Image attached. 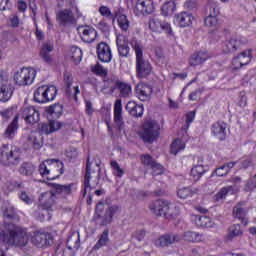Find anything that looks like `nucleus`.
I'll return each instance as SVG.
<instances>
[{
	"label": "nucleus",
	"instance_id": "nucleus-31",
	"mask_svg": "<svg viewBox=\"0 0 256 256\" xmlns=\"http://www.w3.org/2000/svg\"><path fill=\"white\" fill-rule=\"evenodd\" d=\"M208 59H211V55L207 50L196 51L190 57V61H192V63L199 64L205 63Z\"/></svg>",
	"mask_w": 256,
	"mask_h": 256
},
{
	"label": "nucleus",
	"instance_id": "nucleus-61",
	"mask_svg": "<svg viewBox=\"0 0 256 256\" xmlns=\"http://www.w3.org/2000/svg\"><path fill=\"white\" fill-rule=\"evenodd\" d=\"M40 133H42V135H51V133H53L51 131V124L49 123H43L40 126Z\"/></svg>",
	"mask_w": 256,
	"mask_h": 256
},
{
	"label": "nucleus",
	"instance_id": "nucleus-12",
	"mask_svg": "<svg viewBox=\"0 0 256 256\" xmlns=\"http://www.w3.org/2000/svg\"><path fill=\"white\" fill-rule=\"evenodd\" d=\"M209 15L205 18L204 23L208 29H217L219 26V8L217 4L212 3L209 8Z\"/></svg>",
	"mask_w": 256,
	"mask_h": 256
},
{
	"label": "nucleus",
	"instance_id": "nucleus-21",
	"mask_svg": "<svg viewBox=\"0 0 256 256\" xmlns=\"http://www.w3.org/2000/svg\"><path fill=\"white\" fill-rule=\"evenodd\" d=\"M180 213L181 210L179 209V206H177V204L166 202L164 206V214L162 215V217L168 219L169 221H173V219H177V217H179Z\"/></svg>",
	"mask_w": 256,
	"mask_h": 256
},
{
	"label": "nucleus",
	"instance_id": "nucleus-47",
	"mask_svg": "<svg viewBox=\"0 0 256 256\" xmlns=\"http://www.w3.org/2000/svg\"><path fill=\"white\" fill-rule=\"evenodd\" d=\"M183 149H185V142L181 139L174 140L170 146L172 155H177V153L183 151Z\"/></svg>",
	"mask_w": 256,
	"mask_h": 256
},
{
	"label": "nucleus",
	"instance_id": "nucleus-23",
	"mask_svg": "<svg viewBox=\"0 0 256 256\" xmlns=\"http://www.w3.org/2000/svg\"><path fill=\"white\" fill-rule=\"evenodd\" d=\"M116 45L118 47V53L120 57L129 56V41L127 40V37L118 35L116 38Z\"/></svg>",
	"mask_w": 256,
	"mask_h": 256
},
{
	"label": "nucleus",
	"instance_id": "nucleus-30",
	"mask_svg": "<svg viewBox=\"0 0 256 256\" xmlns=\"http://www.w3.org/2000/svg\"><path fill=\"white\" fill-rule=\"evenodd\" d=\"M114 121L116 125H123V104L121 99H117L114 104Z\"/></svg>",
	"mask_w": 256,
	"mask_h": 256
},
{
	"label": "nucleus",
	"instance_id": "nucleus-41",
	"mask_svg": "<svg viewBox=\"0 0 256 256\" xmlns=\"http://www.w3.org/2000/svg\"><path fill=\"white\" fill-rule=\"evenodd\" d=\"M206 171L205 166H193L190 175L194 181H199L205 175Z\"/></svg>",
	"mask_w": 256,
	"mask_h": 256
},
{
	"label": "nucleus",
	"instance_id": "nucleus-60",
	"mask_svg": "<svg viewBox=\"0 0 256 256\" xmlns=\"http://www.w3.org/2000/svg\"><path fill=\"white\" fill-rule=\"evenodd\" d=\"M143 104H138L136 105V108H134L133 112L130 113V115H132V117H143Z\"/></svg>",
	"mask_w": 256,
	"mask_h": 256
},
{
	"label": "nucleus",
	"instance_id": "nucleus-11",
	"mask_svg": "<svg viewBox=\"0 0 256 256\" xmlns=\"http://www.w3.org/2000/svg\"><path fill=\"white\" fill-rule=\"evenodd\" d=\"M193 21H195V16L190 12L183 11L174 16V25L182 29H185V27H191V25H193Z\"/></svg>",
	"mask_w": 256,
	"mask_h": 256
},
{
	"label": "nucleus",
	"instance_id": "nucleus-16",
	"mask_svg": "<svg viewBox=\"0 0 256 256\" xmlns=\"http://www.w3.org/2000/svg\"><path fill=\"white\" fill-rule=\"evenodd\" d=\"M183 238L179 234H165L159 237L156 242L158 247H169V245H175V243H179Z\"/></svg>",
	"mask_w": 256,
	"mask_h": 256
},
{
	"label": "nucleus",
	"instance_id": "nucleus-44",
	"mask_svg": "<svg viewBox=\"0 0 256 256\" xmlns=\"http://www.w3.org/2000/svg\"><path fill=\"white\" fill-rule=\"evenodd\" d=\"M115 85L120 91V97H129V95H131V87L129 84L121 81H115Z\"/></svg>",
	"mask_w": 256,
	"mask_h": 256
},
{
	"label": "nucleus",
	"instance_id": "nucleus-52",
	"mask_svg": "<svg viewBox=\"0 0 256 256\" xmlns=\"http://www.w3.org/2000/svg\"><path fill=\"white\" fill-rule=\"evenodd\" d=\"M133 49L136 53V65H143V49L139 44H134Z\"/></svg>",
	"mask_w": 256,
	"mask_h": 256
},
{
	"label": "nucleus",
	"instance_id": "nucleus-57",
	"mask_svg": "<svg viewBox=\"0 0 256 256\" xmlns=\"http://www.w3.org/2000/svg\"><path fill=\"white\" fill-rule=\"evenodd\" d=\"M143 165H146V167H151V165L155 162V160H153V157H151V155L149 154H144L140 157Z\"/></svg>",
	"mask_w": 256,
	"mask_h": 256
},
{
	"label": "nucleus",
	"instance_id": "nucleus-1",
	"mask_svg": "<svg viewBox=\"0 0 256 256\" xmlns=\"http://www.w3.org/2000/svg\"><path fill=\"white\" fill-rule=\"evenodd\" d=\"M100 180L101 169H98L97 172L91 170V162H89L88 158L86 163V174L84 177V189L82 192L83 197H85L88 193L87 205H91L93 203V195H91V191H93V189H97Z\"/></svg>",
	"mask_w": 256,
	"mask_h": 256
},
{
	"label": "nucleus",
	"instance_id": "nucleus-22",
	"mask_svg": "<svg viewBox=\"0 0 256 256\" xmlns=\"http://www.w3.org/2000/svg\"><path fill=\"white\" fill-rule=\"evenodd\" d=\"M75 184H67V185H61V184H53L52 185V193L57 197H67L71 195L73 192V187Z\"/></svg>",
	"mask_w": 256,
	"mask_h": 256
},
{
	"label": "nucleus",
	"instance_id": "nucleus-10",
	"mask_svg": "<svg viewBox=\"0 0 256 256\" xmlns=\"http://www.w3.org/2000/svg\"><path fill=\"white\" fill-rule=\"evenodd\" d=\"M133 11L137 17L151 15L155 12V2L153 0H137Z\"/></svg>",
	"mask_w": 256,
	"mask_h": 256
},
{
	"label": "nucleus",
	"instance_id": "nucleus-15",
	"mask_svg": "<svg viewBox=\"0 0 256 256\" xmlns=\"http://www.w3.org/2000/svg\"><path fill=\"white\" fill-rule=\"evenodd\" d=\"M78 31L84 43H93L97 39V30L91 26H81Z\"/></svg>",
	"mask_w": 256,
	"mask_h": 256
},
{
	"label": "nucleus",
	"instance_id": "nucleus-40",
	"mask_svg": "<svg viewBox=\"0 0 256 256\" xmlns=\"http://www.w3.org/2000/svg\"><path fill=\"white\" fill-rule=\"evenodd\" d=\"M57 21L65 25L73 21V14L69 10H62L57 14Z\"/></svg>",
	"mask_w": 256,
	"mask_h": 256
},
{
	"label": "nucleus",
	"instance_id": "nucleus-62",
	"mask_svg": "<svg viewBox=\"0 0 256 256\" xmlns=\"http://www.w3.org/2000/svg\"><path fill=\"white\" fill-rule=\"evenodd\" d=\"M229 173V168L226 165H223L215 170L217 177H225Z\"/></svg>",
	"mask_w": 256,
	"mask_h": 256
},
{
	"label": "nucleus",
	"instance_id": "nucleus-59",
	"mask_svg": "<svg viewBox=\"0 0 256 256\" xmlns=\"http://www.w3.org/2000/svg\"><path fill=\"white\" fill-rule=\"evenodd\" d=\"M4 217H6L7 219H15V217H17V215L15 214V208H13V206H9L8 208H6L4 210Z\"/></svg>",
	"mask_w": 256,
	"mask_h": 256
},
{
	"label": "nucleus",
	"instance_id": "nucleus-32",
	"mask_svg": "<svg viewBox=\"0 0 256 256\" xmlns=\"http://www.w3.org/2000/svg\"><path fill=\"white\" fill-rule=\"evenodd\" d=\"M241 235H243L241 225L234 224L228 228L227 235H226L225 239H226V241H233V239H235V237H241Z\"/></svg>",
	"mask_w": 256,
	"mask_h": 256
},
{
	"label": "nucleus",
	"instance_id": "nucleus-19",
	"mask_svg": "<svg viewBox=\"0 0 256 256\" xmlns=\"http://www.w3.org/2000/svg\"><path fill=\"white\" fill-rule=\"evenodd\" d=\"M97 55L99 61H101L102 63H109V61H111V59L113 58V55L111 54V48L105 42H101L100 44H98Z\"/></svg>",
	"mask_w": 256,
	"mask_h": 256
},
{
	"label": "nucleus",
	"instance_id": "nucleus-53",
	"mask_svg": "<svg viewBox=\"0 0 256 256\" xmlns=\"http://www.w3.org/2000/svg\"><path fill=\"white\" fill-rule=\"evenodd\" d=\"M233 191V186H228L222 188L217 194H216V201H221V199H225L229 193Z\"/></svg>",
	"mask_w": 256,
	"mask_h": 256
},
{
	"label": "nucleus",
	"instance_id": "nucleus-48",
	"mask_svg": "<svg viewBox=\"0 0 256 256\" xmlns=\"http://www.w3.org/2000/svg\"><path fill=\"white\" fill-rule=\"evenodd\" d=\"M64 85L66 87V95L71 97V86L73 85V74L64 72Z\"/></svg>",
	"mask_w": 256,
	"mask_h": 256
},
{
	"label": "nucleus",
	"instance_id": "nucleus-34",
	"mask_svg": "<svg viewBox=\"0 0 256 256\" xmlns=\"http://www.w3.org/2000/svg\"><path fill=\"white\" fill-rule=\"evenodd\" d=\"M184 241H188L189 243H199L203 241V235L198 232L187 231L182 236H180Z\"/></svg>",
	"mask_w": 256,
	"mask_h": 256
},
{
	"label": "nucleus",
	"instance_id": "nucleus-7",
	"mask_svg": "<svg viewBox=\"0 0 256 256\" xmlns=\"http://www.w3.org/2000/svg\"><path fill=\"white\" fill-rule=\"evenodd\" d=\"M36 75L37 71L33 67H23L20 71L15 72L14 83L18 87H27V85H32Z\"/></svg>",
	"mask_w": 256,
	"mask_h": 256
},
{
	"label": "nucleus",
	"instance_id": "nucleus-54",
	"mask_svg": "<svg viewBox=\"0 0 256 256\" xmlns=\"http://www.w3.org/2000/svg\"><path fill=\"white\" fill-rule=\"evenodd\" d=\"M104 87L105 89H112V91H115V87H117V84H115V81H119L117 80V78H104Z\"/></svg>",
	"mask_w": 256,
	"mask_h": 256
},
{
	"label": "nucleus",
	"instance_id": "nucleus-3",
	"mask_svg": "<svg viewBox=\"0 0 256 256\" xmlns=\"http://www.w3.org/2000/svg\"><path fill=\"white\" fill-rule=\"evenodd\" d=\"M0 163L5 167H15L21 163V148L3 144L0 147Z\"/></svg>",
	"mask_w": 256,
	"mask_h": 256
},
{
	"label": "nucleus",
	"instance_id": "nucleus-27",
	"mask_svg": "<svg viewBox=\"0 0 256 256\" xmlns=\"http://www.w3.org/2000/svg\"><path fill=\"white\" fill-rule=\"evenodd\" d=\"M153 88L147 84H140L136 87V95L140 101H149Z\"/></svg>",
	"mask_w": 256,
	"mask_h": 256
},
{
	"label": "nucleus",
	"instance_id": "nucleus-58",
	"mask_svg": "<svg viewBox=\"0 0 256 256\" xmlns=\"http://www.w3.org/2000/svg\"><path fill=\"white\" fill-rule=\"evenodd\" d=\"M150 169H152L154 175H162V173H163V166L155 161L150 166Z\"/></svg>",
	"mask_w": 256,
	"mask_h": 256
},
{
	"label": "nucleus",
	"instance_id": "nucleus-64",
	"mask_svg": "<svg viewBox=\"0 0 256 256\" xmlns=\"http://www.w3.org/2000/svg\"><path fill=\"white\" fill-rule=\"evenodd\" d=\"M132 237L134 239H137V241H142L143 239H145V231L143 230H136L133 234Z\"/></svg>",
	"mask_w": 256,
	"mask_h": 256
},
{
	"label": "nucleus",
	"instance_id": "nucleus-13",
	"mask_svg": "<svg viewBox=\"0 0 256 256\" xmlns=\"http://www.w3.org/2000/svg\"><path fill=\"white\" fill-rule=\"evenodd\" d=\"M21 116L24 118L26 123L29 125H35V123H39L40 114L37 109L33 106L23 107L20 111Z\"/></svg>",
	"mask_w": 256,
	"mask_h": 256
},
{
	"label": "nucleus",
	"instance_id": "nucleus-36",
	"mask_svg": "<svg viewBox=\"0 0 256 256\" xmlns=\"http://www.w3.org/2000/svg\"><path fill=\"white\" fill-rule=\"evenodd\" d=\"M53 43L51 42H46L45 44H43L41 50H40V55L41 57H43V59L46 61V63H51V56L49 55V53H51V51H53Z\"/></svg>",
	"mask_w": 256,
	"mask_h": 256
},
{
	"label": "nucleus",
	"instance_id": "nucleus-9",
	"mask_svg": "<svg viewBox=\"0 0 256 256\" xmlns=\"http://www.w3.org/2000/svg\"><path fill=\"white\" fill-rule=\"evenodd\" d=\"M31 243L40 249L51 247L53 245V235L49 232H34L31 236Z\"/></svg>",
	"mask_w": 256,
	"mask_h": 256
},
{
	"label": "nucleus",
	"instance_id": "nucleus-43",
	"mask_svg": "<svg viewBox=\"0 0 256 256\" xmlns=\"http://www.w3.org/2000/svg\"><path fill=\"white\" fill-rule=\"evenodd\" d=\"M136 71L137 76L140 77V79H143L151 75V71H153V68L151 67V65H138Z\"/></svg>",
	"mask_w": 256,
	"mask_h": 256
},
{
	"label": "nucleus",
	"instance_id": "nucleus-49",
	"mask_svg": "<svg viewBox=\"0 0 256 256\" xmlns=\"http://www.w3.org/2000/svg\"><path fill=\"white\" fill-rule=\"evenodd\" d=\"M45 90H46V103L49 101H54L55 97H57V87L51 85L47 86L45 85Z\"/></svg>",
	"mask_w": 256,
	"mask_h": 256
},
{
	"label": "nucleus",
	"instance_id": "nucleus-33",
	"mask_svg": "<svg viewBox=\"0 0 256 256\" xmlns=\"http://www.w3.org/2000/svg\"><path fill=\"white\" fill-rule=\"evenodd\" d=\"M194 221L195 225L202 229L213 227V222L211 221V218H209V216L196 215Z\"/></svg>",
	"mask_w": 256,
	"mask_h": 256
},
{
	"label": "nucleus",
	"instance_id": "nucleus-14",
	"mask_svg": "<svg viewBox=\"0 0 256 256\" xmlns=\"http://www.w3.org/2000/svg\"><path fill=\"white\" fill-rule=\"evenodd\" d=\"M57 196L52 192L42 193L39 197V205L41 209L45 211H51L52 207L55 205V199Z\"/></svg>",
	"mask_w": 256,
	"mask_h": 256
},
{
	"label": "nucleus",
	"instance_id": "nucleus-38",
	"mask_svg": "<svg viewBox=\"0 0 256 256\" xmlns=\"http://www.w3.org/2000/svg\"><path fill=\"white\" fill-rule=\"evenodd\" d=\"M34 101L36 103H47L45 85L38 87L37 90L34 92Z\"/></svg>",
	"mask_w": 256,
	"mask_h": 256
},
{
	"label": "nucleus",
	"instance_id": "nucleus-50",
	"mask_svg": "<svg viewBox=\"0 0 256 256\" xmlns=\"http://www.w3.org/2000/svg\"><path fill=\"white\" fill-rule=\"evenodd\" d=\"M117 23L122 31H127V29H129V20L124 14L117 15Z\"/></svg>",
	"mask_w": 256,
	"mask_h": 256
},
{
	"label": "nucleus",
	"instance_id": "nucleus-45",
	"mask_svg": "<svg viewBox=\"0 0 256 256\" xmlns=\"http://www.w3.org/2000/svg\"><path fill=\"white\" fill-rule=\"evenodd\" d=\"M35 172V166L31 163H23L19 168L20 175H26V177H31Z\"/></svg>",
	"mask_w": 256,
	"mask_h": 256
},
{
	"label": "nucleus",
	"instance_id": "nucleus-46",
	"mask_svg": "<svg viewBox=\"0 0 256 256\" xmlns=\"http://www.w3.org/2000/svg\"><path fill=\"white\" fill-rule=\"evenodd\" d=\"M91 71L94 75L101 77L102 79H105V77H107L109 74V70L102 65L91 66Z\"/></svg>",
	"mask_w": 256,
	"mask_h": 256
},
{
	"label": "nucleus",
	"instance_id": "nucleus-51",
	"mask_svg": "<svg viewBox=\"0 0 256 256\" xmlns=\"http://www.w3.org/2000/svg\"><path fill=\"white\" fill-rule=\"evenodd\" d=\"M111 168L113 169V174L115 175V177H123V175L125 174V170H123L121 168V166H119V163L115 160L110 162Z\"/></svg>",
	"mask_w": 256,
	"mask_h": 256
},
{
	"label": "nucleus",
	"instance_id": "nucleus-28",
	"mask_svg": "<svg viewBox=\"0 0 256 256\" xmlns=\"http://www.w3.org/2000/svg\"><path fill=\"white\" fill-rule=\"evenodd\" d=\"M252 59L253 49H246L234 58L233 63H239L240 65H249Z\"/></svg>",
	"mask_w": 256,
	"mask_h": 256
},
{
	"label": "nucleus",
	"instance_id": "nucleus-42",
	"mask_svg": "<svg viewBox=\"0 0 256 256\" xmlns=\"http://www.w3.org/2000/svg\"><path fill=\"white\" fill-rule=\"evenodd\" d=\"M109 243V230H104L100 235V238L96 245L93 247V251H98L101 247H105Z\"/></svg>",
	"mask_w": 256,
	"mask_h": 256
},
{
	"label": "nucleus",
	"instance_id": "nucleus-8",
	"mask_svg": "<svg viewBox=\"0 0 256 256\" xmlns=\"http://www.w3.org/2000/svg\"><path fill=\"white\" fill-rule=\"evenodd\" d=\"M148 28L152 33H156L157 35L161 33H166V35H173V28H171V24L161 21L157 17H151L149 19Z\"/></svg>",
	"mask_w": 256,
	"mask_h": 256
},
{
	"label": "nucleus",
	"instance_id": "nucleus-5",
	"mask_svg": "<svg viewBox=\"0 0 256 256\" xmlns=\"http://www.w3.org/2000/svg\"><path fill=\"white\" fill-rule=\"evenodd\" d=\"M103 209H105V204L103 202H99L96 205V212L93 217L94 223L96 225H99L100 227H105V225H109L111 221H113V216L117 211H119V206L113 205L106 209L104 216H101V213L103 212Z\"/></svg>",
	"mask_w": 256,
	"mask_h": 256
},
{
	"label": "nucleus",
	"instance_id": "nucleus-63",
	"mask_svg": "<svg viewBox=\"0 0 256 256\" xmlns=\"http://www.w3.org/2000/svg\"><path fill=\"white\" fill-rule=\"evenodd\" d=\"M20 22L21 21L19 20V16L17 15H11L8 19L10 27H19Z\"/></svg>",
	"mask_w": 256,
	"mask_h": 256
},
{
	"label": "nucleus",
	"instance_id": "nucleus-56",
	"mask_svg": "<svg viewBox=\"0 0 256 256\" xmlns=\"http://www.w3.org/2000/svg\"><path fill=\"white\" fill-rule=\"evenodd\" d=\"M256 189V174L250 178L245 186L246 191H254Z\"/></svg>",
	"mask_w": 256,
	"mask_h": 256
},
{
	"label": "nucleus",
	"instance_id": "nucleus-4",
	"mask_svg": "<svg viewBox=\"0 0 256 256\" xmlns=\"http://www.w3.org/2000/svg\"><path fill=\"white\" fill-rule=\"evenodd\" d=\"M65 165L57 159H48L43 161L38 168V171L42 177H45L46 179H55V176H49V175H56V177H59V175H63V167Z\"/></svg>",
	"mask_w": 256,
	"mask_h": 256
},
{
	"label": "nucleus",
	"instance_id": "nucleus-29",
	"mask_svg": "<svg viewBox=\"0 0 256 256\" xmlns=\"http://www.w3.org/2000/svg\"><path fill=\"white\" fill-rule=\"evenodd\" d=\"M17 129H19V116L16 115L12 122L8 125L4 132V137L6 139H13L17 134Z\"/></svg>",
	"mask_w": 256,
	"mask_h": 256
},
{
	"label": "nucleus",
	"instance_id": "nucleus-35",
	"mask_svg": "<svg viewBox=\"0 0 256 256\" xmlns=\"http://www.w3.org/2000/svg\"><path fill=\"white\" fill-rule=\"evenodd\" d=\"M175 11H177V4H175V1H168L161 7V13L164 17H171Z\"/></svg>",
	"mask_w": 256,
	"mask_h": 256
},
{
	"label": "nucleus",
	"instance_id": "nucleus-2",
	"mask_svg": "<svg viewBox=\"0 0 256 256\" xmlns=\"http://www.w3.org/2000/svg\"><path fill=\"white\" fill-rule=\"evenodd\" d=\"M0 243L15 245L16 247H27L29 244V234L24 229L13 227L8 232L0 233Z\"/></svg>",
	"mask_w": 256,
	"mask_h": 256
},
{
	"label": "nucleus",
	"instance_id": "nucleus-17",
	"mask_svg": "<svg viewBox=\"0 0 256 256\" xmlns=\"http://www.w3.org/2000/svg\"><path fill=\"white\" fill-rule=\"evenodd\" d=\"M211 133L216 139H219V141H225L227 137V123L223 121L215 122L211 126Z\"/></svg>",
	"mask_w": 256,
	"mask_h": 256
},
{
	"label": "nucleus",
	"instance_id": "nucleus-18",
	"mask_svg": "<svg viewBox=\"0 0 256 256\" xmlns=\"http://www.w3.org/2000/svg\"><path fill=\"white\" fill-rule=\"evenodd\" d=\"M66 59L74 65H79L83 61V50L77 46H71L67 50Z\"/></svg>",
	"mask_w": 256,
	"mask_h": 256
},
{
	"label": "nucleus",
	"instance_id": "nucleus-25",
	"mask_svg": "<svg viewBox=\"0 0 256 256\" xmlns=\"http://www.w3.org/2000/svg\"><path fill=\"white\" fill-rule=\"evenodd\" d=\"M167 201L164 200H155L154 202H151L149 204V209L153 215L156 217H163V214L165 213V205Z\"/></svg>",
	"mask_w": 256,
	"mask_h": 256
},
{
	"label": "nucleus",
	"instance_id": "nucleus-20",
	"mask_svg": "<svg viewBox=\"0 0 256 256\" xmlns=\"http://www.w3.org/2000/svg\"><path fill=\"white\" fill-rule=\"evenodd\" d=\"M15 91V87L11 84V81H6L0 86V101L2 103H7L11 97H13V92Z\"/></svg>",
	"mask_w": 256,
	"mask_h": 256
},
{
	"label": "nucleus",
	"instance_id": "nucleus-39",
	"mask_svg": "<svg viewBox=\"0 0 256 256\" xmlns=\"http://www.w3.org/2000/svg\"><path fill=\"white\" fill-rule=\"evenodd\" d=\"M48 115H51L53 119H59L63 115V105L54 104L50 106L47 110Z\"/></svg>",
	"mask_w": 256,
	"mask_h": 256
},
{
	"label": "nucleus",
	"instance_id": "nucleus-55",
	"mask_svg": "<svg viewBox=\"0 0 256 256\" xmlns=\"http://www.w3.org/2000/svg\"><path fill=\"white\" fill-rule=\"evenodd\" d=\"M28 143L33 147V149H41V139H38L35 136H31L28 138Z\"/></svg>",
	"mask_w": 256,
	"mask_h": 256
},
{
	"label": "nucleus",
	"instance_id": "nucleus-24",
	"mask_svg": "<svg viewBox=\"0 0 256 256\" xmlns=\"http://www.w3.org/2000/svg\"><path fill=\"white\" fill-rule=\"evenodd\" d=\"M245 205V202L243 203H238L234 208H233V217L236 219H239L243 225H248L249 220H247V209L243 207Z\"/></svg>",
	"mask_w": 256,
	"mask_h": 256
},
{
	"label": "nucleus",
	"instance_id": "nucleus-26",
	"mask_svg": "<svg viewBox=\"0 0 256 256\" xmlns=\"http://www.w3.org/2000/svg\"><path fill=\"white\" fill-rule=\"evenodd\" d=\"M239 45H241V41L237 37H231L222 45V51L227 54L235 53L239 49Z\"/></svg>",
	"mask_w": 256,
	"mask_h": 256
},
{
	"label": "nucleus",
	"instance_id": "nucleus-6",
	"mask_svg": "<svg viewBox=\"0 0 256 256\" xmlns=\"http://www.w3.org/2000/svg\"><path fill=\"white\" fill-rule=\"evenodd\" d=\"M161 133V125L155 120H147L143 124L142 132L140 133V138L144 143H153L159 139Z\"/></svg>",
	"mask_w": 256,
	"mask_h": 256
},
{
	"label": "nucleus",
	"instance_id": "nucleus-37",
	"mask_svg": "<svg viewBox=\"0 0 256 256\" xmlns=\"http://www.w3.org/2000/svg\"><path fill=\"white\" fill-rule=\"evenodd\" d=\"M197 193H199V188L184 187L178 190L177 195L180 199H187V197H192V195H197Z\"/></svg>",
	"mask_w": 256,
	"mask_h": 256
}]
</instances>
